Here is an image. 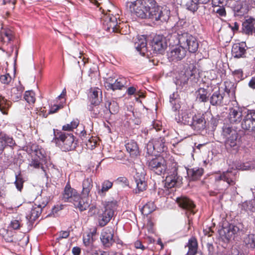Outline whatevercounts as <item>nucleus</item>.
I'll return each instance as SVG.
<instances>
[{"label": "nucleus", "mask_w": 255, "mask_h": 255, "mask_svg": "<svg viewBox=\"0 0 255 255\" xmlns=\"http://www.w3.org/2000/svg\"><path fill=\"white\" fill-rule=\"evenodd\" d=\"M129 8L133 15L142 19L164 22L169 18L170 12L163 10L155 0H136L130 3Z\"/></svg>", "instance_id": "nucleus-1"}, {"label": "nucleus", "mask_w": 255, "mask_h": 255, "mask_svg": "<svg viewBox=\"0 0 255 255\" xmlns=\"http://www.w3.org/2000/svg\"><path fill=\"white\" fill-rule=\"evenodd\" d=\"M170 34L168 40L174 41L176 39L178 43L182 45L189 52H196L199 46L198 41L197 38L191 34L189 33L178 25L175 26Z\"/></svg>", "instance_id": "nucleus-2"}, {"label": "nucleus", "mask_w": 255, "mask_h": 255, "mask_svg": "<svg viewBox=\"0 0 255 255\" xmlns=\"http://www.w3.org/2000/svg\"><path fill=\"white\" fill-rule=\"evenodd\" d=\"M223 135L226 138L225 145L229 151H237L241 145V136L237 131L230 127L229 125H225L223 127Z\"/></svg>", "instance_id": "nucleus-3"}, {"label": "nucleus", "mask_w": 255, "mask_h": 255, "mask_svg": "<svg viewBox=\"0 0 255 255\" xmlns=\"http://www.w3.org/2000/svg\"><path fill=\"white\" fill-rule=\"evenodd\" d=\"M237 173L236 170H228L222 174L216 175L215 180L219 190H224L229 186H234L237 180Z\"/></svg>", "instance_id": "nucleus-4"}, {"label": "nucleus", "mask_w": 255, "mask_h": 255, "mask_svg": "<svg viewBox=\"0 0 255 255\" xmlns=\"http://www.w3.org/2000/svg\"><path fill=\"white\" fill-rule=\"evenodd\" d=\"M167 149L165 139L164 137L154 138L148 141L144 148L146 157L156 156L157 153L163 152Z\"/></svg>", "instance_id": "nucleus-5"}, {"label": "nucleus", "mask_w": 255, "mask_h": 255, "mask_svg": "<svg viewBox=\"0 0 255 255\" xmlns=\"http://www.w3.org/2000/svg\"><path fill=\"white\" fill-rule=\"evenodd\" d=\"M147 162L148 168L157 175L164 174L167 170V163L162 156H155Z\"/></svg>", "instance_id": "nucleus-6"}, {"label": "nucleus", "mask_w": 255, "mask_h": 255, "mask_svg": "<svg viewBox=\"0 0 255 255\" xmlns=\"http://www.w3.org/2000/svg\"><path fill=\"white\" fill-rule=\"evenodd\" d=\"M241 126L245 131L252 132L255 130V110H244Z\"/></svg>", "instance_id": "nucleus-7"}, {"label": "nucleus", "mask_w": 255, "mask_h": 255, "mask_svg": "<svg viewBox=\"0 0 255 255\" xmlns=\"http://www.w3.org/2000/svg\"><path fill=\"white\" fill-rule=\"evenodd\" d=\"M242 229L243 226L241 224H231L227 227H223L220 231V235L229 241L231 239L234 240L236 237L240 236L242 232Z\"/></svg>", "instance_id": "nucleus-8"}, {"label": "nucleus", "mask_w": 255, "mask_h": 255, "mask_svg": "<svg viewBox=\"0 0 255 255\" xmlns=\"http://www.w3.org/2000/svg\"><path fill=\"white\" fill-rule=\"evenodd\" d=\"M171 171L168 172V175L165 180V187L171 188L181 182L182 177L177 174V164L173 162L171 165Z\"/></svg>", "instance_id": "nucleus-9"}, {"label": "nucleus", "mask_w": 255, "mask_h": 255, "mask_svg": "<svg viewBox=\"0 0 255 255\" xmlns=\"http://www.w3.org/2000/svg\"><path fill=\"white\" fill-rule=\"evenodd\" d=\"M235 102L237 106L229 108L227 119L231 124H241L244 110L243 111V108L238 106L236 101H235Z\"/></svg>", "instance_id": "nucleus-10"}, {"label": "nucleus", "mask_w": 255, "mask_h": 255, "mask_svg": "<svg viewBox=\"0 0 255 255\" xmlns=\"http://www.w3.org/2000/svg\"><path fill=\"white\" fill-rule=\"evenodd\" d=\"M103 28L107 31L114 32L119 31L117 17L112 14L107 13L101 18Z\"/></svg>", "instance_id": "nucleus-11"}, {"label": "nucleus", "mask_w": 255, "mask_h": 255, "mask_svg": "<svg viewBox=\"0 0 255 255\" xmlns=\"http://www.w3.org/2000/svg\"><path fill=\"white\" fill-rule=\"evenodd\" d=\"M186 50L182 45H175L171 48L168 52V59L170 61L177 62L182 60L186 54Z\"/></svg>", "instance_id": "nucleus-12"}, {"label": "nucleus", "mask_w": 255, "mask_h": 255, "mask_svg": "<svg viewBox=\"0 0 255 255\" xmlns=\"http://www.w3.org/2000/svg\"><path fill=\"white\" fill-rule=\"evenodd\" d=\"M206 114L198 113L193 116L190 127L196 131L203 130L206 128Z\"/></svg>", "instance_id": "nucleus-13"}, {"label": "nucleus", "mask_w": 255, "mask_h": 255, "mask_svg": "<svg viewBox=\"0 0 255 255\" xmlns=\"http://www.w3.org/2000/svg\"><path fill=\"white\" fill-rule=\"evenodd\" d=\"M153 53H162L167 46L165 38L160 35L155 36L150 43Z\"/></svg>", "instance_id": "nucleus-14"}, {"label": "nucleus", "mask_w": 255, "mask_h": 255, "mask_svg": "<svg viewBox=\"0 0 255 255\" xmlns=\"http://www.w3.org/2000/svg\"><path fill=\"white\" fill-rule=\"evenodd\" d=\"M114 230L111 227H106L102 230L100 240L105 247L109 248L114 243Z\"/></svg>", "instance_id": "nucleus-15"}, {"label": "nucleus", "mask_w": 255, "mask_h": 255, "mask_svg": "<svg viewBox=\"0 0 255 255\" xmlns=\"http://www.w3.org/2000/svg\"><path fill=\"white\" fill-rule=\"evenodd\" d=\"M15 145L16 143L12 136L0 131V151L2 152L7 146L13 148Z\"/></svg>", "instance_id": "nucleus-16"}, {"label": "nucleus", "mask_w": 255, "mask_h": 255, "mask_svg": "<svg viewBox=\"0 0 255 255\" xmlns=\"http://www.w3.org/2000/svg\"><path fill=\"white\" fill-rule=\"evenodd\" d=\"M242 31L248 35L255 33V18L251 16L246 17L242 23Z\"/></svg>", "instance_id": "nucleus-17"}, {"label": "nucleus", "mask_w": 255, "mask_h": 255, "mask_svg": "<svg viewBox=\"0 0 255 255\" xmlns=\"http://www.w3.org/2000/svg\"><path fill=\"white\" fill-rule=\"evenodd\" d=\"M247 46L245 42H241L233 44L232 48V55L235 58L246 57Z\"/></svg>", "instance_id": "nucleus-18"}, {"label": "nucleus", "mask_w": 255, "mask_h": 255, "mask_svg": "<svg viewBox=\"0 0 255 255\" xmlns=\"http://www.w3.org/2000/svg\"><path fill=\"white\" fill-rule=\"evenodd\" d=\"M177 201L179 206L186 210L190 214L194 215L195 213L194 211L195 205L189 198L186 197H181L177 198Z\"/></svg>", "instance_id": "nucleus-19"}, {"label": "nucleus", "mask_w": 255, "mask_h": 255, "mask_svg": "<svg viewBox=\"0 0 255 255\" xmlns=\"http://www.w3.org/2000/svg\"><path fill=\"white\" fill-rule=\"evenodd\" d=\"M224 92L220 91V88L214 91L210 97V103L212 106H223L226 104L224 103V97L225 96Z\"/></svg>", "instance_id": "nucleus-20"}, {"label": "nucleus", "mask_w": 255, "mask_h": 255, "mask_svg": "<svg viewBox=\"0 0 255 255\" xmlns=\"http://www.w3.org/2000/svg\"><path fill=\"white\" fill-rule=\"evenodd\" d=\"M89 110L90 115L92 118H107L106 114L104 112V105L103 104H91L89 106Z\"/></svg>", "instance_id": "nucleus-21"}, {"label": "nucleus", "mask_w": 255, "mask_h": 255, "mask_svg": "<svg viewBox=\"0 0 255 255\" xmlns=\"http://www.w3.org/2000/svg\"><path fill=\"white\" fill-rule=\"evenodd\" d=\"M144 172H136L134 176V179L136 184V193L145 190L147 187V184L145 181Z\"/></svg>", "instance_id": "nucleus-22"}, {"label": "nucleus", "mask_w": 255, "mask_h": 255, "mask_svg": "<svg viewBox=\"0 0 255 255\" xmlns=\"http://www.w3.org/2000/svg\"><path fill=\"white\" fill-rule=\"evenodd\" d=\"M79 195L76 190L71 187L70 182L68 181L65 186V202L72 203L74 200L79 198Z\"/></svg>", "instance_id": "nucleus-23"}, {"label": "nucleus", "mask_w": 255, "mask_h": 255, "mask_svg": "<svg viewBox=\"0 0 255 255\" xmlns=\"http://www.w3.org/2000/svg\"><path fill=\"white\" fill-rule=\"evenodd\" d=\"M31 150L34 151L36 158L39 159L42 163L46 164L49 159V156L46 153L45 150L37 145H33Z\"/></svg>", "instance_id": "nucleus-24"}, {"label": "nucleus", "mask_w": 255, "mask_h": 255, "mask_svg": "<svg viewBox=\"0 0 255 255\" xmlns=\"http://www.w3.org/2000/svg\"><path fill=\"white\" fill-rule=\"evenodd\" d=\"M193 116L192 114L188 111H182V112L179 114L178 118H176V120L178 123L188 125L190 127Z\"/></svg>", "instance_id": "nucleus-25"}, {"label": "nucleus", "mask_w": 255, "mask_h": 255, "mask_svg": "<svg viewBox=\"0 0 255 255\" xmlns=\"http://www.w3.org/2000/svg\"><path fill=\"white\" fill-rule=\"evenodd\" d=\"M77 145V140L72 133L65 132V151L74 149Z\"/></svg>", "instance_id": "nucleus-26"}, {"label": "nucleus", "mask_w": 255, "mask_h": 255, "mask_svg": "<svg viewBox=\"0 0 255 255\" xmlns=\"http://www.w3.org/2000/svg\"><path fill=\"white\" fill-rule=\"evenodd\" d=\"M119 106L117 102L114 101H107L104 104V112L106 114L107 118L111 114H117L119 111Z\"/></svg>", "instance_id": "nucleus-27"}, {"label": "nucleus", "mask_w": 255, "mask_h": 255, "mask_svg": "<svg viewBox=\"0 0 255 255\" xmlns=\"http://www.w3.org/2000/svg\"><path fill=\"white\" fill-rule=\"evenodd\" d=\"M135 48L142 55H145L147 51L146 39L144 36L141 35L135 43Z\"/></svg>", "instance_id": "nucleus-28"}, {"label": "nucleus", "mask_w": 255, "mask_h": 255, "mask_svg": "<svg viewBox=\"0 0 255 255\" xmlns=\"http://www.w3.org/2000/svg\"><path fill=\"white\" fill-rule=\"evenodd\" d=\"M24 90V87L20 83L18 85L12 88L10 91L11 99L14 102L18 101L21 98Z\"/></svg>", "instance_id": "nucleus-29"}, {"label": "nucleus", "mask_w": 255, "mask_h": 255, "mask_svg": "<svg viewBox=\"0 0 255 255\" xmlns=\"http://www.w3.org/2000/svg\"><path fill=\"white\" fill-rule=\"evenodd\" d=\"M42 211L41 209L35 205L32 207L29 213L26 215L27 220L32 224L40 215Z\"/></svg>", "instance_id": "nucleus-30"}, {"label": "nucleus", "mask_w": 255, "mask_h": 255, "mask_svg": "<svg viewBox=\"0 0 255 255\" xmlns=\"http://www.w3.org/2000/svg\"><path fill=\"white\" fill-rule=\"evenodd\" d=\"M102 99V91L98 88L91 89L90 100L91 104H100Z\"/></svg>", "instance_id": "nucleus-31"}, {"label": "nucleus", "mask_w": 255, "mask_h": 255, "mask_svg": "<svg viewBox=\"0 0 255 255\" xmlns=\"http://www.w3.org/2000/svg\"><path fill=\"white\" fill-rule=\"evenodd\" d=\"M188 251L186 255H204L201 251L198 250V244L195 239L189 240Z\"/></svg>", "instance_id": "nucleus-32"}, {"label": "nucleus", "mask_w": 255, "mask_h": 255, "mask_svg": "<svg viewBox=\"0 0 255 255\" xmlns=\"http://www.w3.org/2000/svg\"><path fill=\"white\" fill-rule=\"evenodd\" d=\"M187 172L188 177L191 180H197L203 175L204 169L201 167H196L191 169H188Z\"/></svg>", "instance_id": "nucleus-33"}, {"label": "nucleus", "mask_w": 255, "mask_h": 255, "mask_svg": "<svg viewBox=\"0 0 255 255\" xmlns=\"http://www.w3.org/2000/svg\"><path fill=\"white\" fill-rule=\"evenodd\" d=\"M207 88H200L196 92V100L200 102H206L209 98L207 95L209 93L210 90L208 88H209L207 86Z\"/></svg>", "instance_id": "nucleus-34"}, {"label": "nucleus", "mask_w": 255, "mask_h": 255, "mask_svg": "<svg viewBox=\"0 0 255 255\" xmlns=\"http://www.w3.org/2000/svg\"><path fill=\"white\" fill-rule=\"evenodd\" d=\"M126 148L130 156H136L139 153V149L137 143L133 140H128L126 143Z\"/></svg>", "instance_id": "nucleus-35"}, {"label": "nucleus", "mask_w": 255, "mask_h": 255, "mask_svg": "<svg viewBox=\"0 0 255 255\" xmlns=\"http://www.w3.org/2000/svg\"><path fill=\"white\" fill-rule=\"evenodd\" d=\"M53 131L54 138L52 142L54 143L57 146L62 149L64 144V133L57 129H54Z\"/></svg>", "instance_id": "nucleus-36"}, {"label": "nucleus", "mask_w": 255, "mask_h": 255, "mask_svg": "<svg viewBox=\"0 0 255 255\" xmlns=\"http://www.w3.org/2000/svg\"><path fill=\"white\" fill-rule=\"evenodd\" d=\"M113 217L110 213H108L105 211H103L102 213L99 214L98 216V223L100 227L105 226L111 220Z\"/></svg>", "instance_id": "nucleus-37"}, {"label": "nucleus", "mask_w": 255, "mask_h": 255, "mask_svg": "<svg viewBox=\"0 0 255 255\" xmlns=\"http://www.w3.org/2000/svg\"><path fill=\"white\" fill-rule=\"evenodd\" d=\"M82 195L88 196L93 187V180L91 177H88L84 179L82 183Z\"/></svg>", "instance_id": "nucleus-38"}, {"label": "nucleus", "mask_w": 255, "mask_h": 255, "mask_svg": "<svg viewBox=\"0 0 255 255\" xmlns=\"http://www.w3.org/2000/svg\"><path fill=\"white\" fill-rule=\"evenodd\" d=\"M11 102L6 100L0 94V111L3 115H7L11 107Z\"/></svg>", "instance_id": "nucleus-39"}, {"label": "nucleus", "mask_w": 255, "mask_h": 255, "mask_svg": "<svg viewBox=\"0 0 255 255\" xmlns=\"http://www.w3.org/2000/svg\"><path fill=\"white\" fill-rule=\"evenodd\" d=\"M170 103L173 111H176L180 109V98L177 93H173L170 96Z\"/></svg>", "instance_id": "nucleus-40"}, {"label": "nucleus", "mask_w": 255, "mask_h": 255, "mask_svg": "<svg viewBox=\"0 0 255 255\" xmlns=\"http://www.w3.org/2000/svg\"><path fill=\"white\" fill-rule=\"evenodd\" d=\"M113 185V183L110 180H104L102 183L101 188L100 189V187H98V194L101 196H104L106 195L107 192H108L111 188H112Z\"/></svg>", "instance_id": "nucleus-41"}, {"label": "nucleus", "mask_w": 255, "mask_h": 255, "mask_svg": "<svg viewBox=\"0 0 255 255\" xmlns=\"http://www.w3.org/2000/svg\"><path fill=\"white\" fill-rule=\"evenodd\" d=\"M193 75V71L190 67L185 68L184 70L182 71L179 75V80L180 82L185 84L187 82L189 79Z\"/></svg>", "instance_id": "nucleus-42"}, {"label": "nucleus", "mask_w": 255, "mask_h": 255, "mask_svg": "<svg viewBox=\"0 0 255 255\" xmlns=\"http://www.w3.org/2000/svg\"><path fill=\"white\" fill-rule=\"evenodd\" d=\"M71 203L73 204L74 207L78 208L80 211L86 210L89 207V203L84 201V199L80 197V195L77 199L74 200Z\"/></svg>", "instance_id": "nucleus-43"}, {"label": "nucleus", "mask_w": 255, "mask_h": 255, "mask_svg": "<svg viewBox=\"0 0 255 255\" xmlns=\"http://www.w3.org/2000/svg\"><path fill=\"white\" fill-rule=\"evenodd\" d=\"M114 83L111 90L114 91L117 90H122L127 85V79L123 77H119L115 79Z\"/></svg>", "instance_id": "nucleus-44"}, {"label": "nucleus", "mask_w": 255, "mask_h": 255, "mask_svg": "<svg viewBox=\"0 0 255 255\" xmlns=\"http://www.w3.org/2000/svg\"><path fill=\"white\" fill-rule=\"evenodd\" d=\"M242 210L245 211L255 212V202L254 200L246 201L239 205Z\"/></svg>", "instance_id": "nucleus-45"}, {"label": "nucleus", "mask_w": 255, "mask_h": 255, "mask_svg": "<svg viewBox=\"0 0 255 255\" xmlns=\"http://www.w3.org/2000/svg\"><path fill=\"white\" fill-rule=\"evenodd\" d=\"M104 211L111 213L113 216L117 208V202L116 200L106 201L104 204Z\"/></svg>", "instance_id": "nucleus-46"}, {"label": "nucleus", "mask_w": 255, "mask_h": 255, "mask_svg": "<svg viewBox=\"0 0 255 255\" xmlns=\"http://www.w3.org/2000/svg\"><path fill=\"white\" fill-rule=\"evenodd\" d=\"M63 238L64 231H61L59 236L55 239V243L54 245L55 249L54 252L57 255H64L62 252V246H60V241L62 240Z\"/></svg>", "instance_id": "nucleus-47"}, {"label": "nucleus", "mask_w": 255, "mask_h": 255, "mask_svg": "<svg viewBox=\"0 0 255 255\" xmlns=\"http://www.w3.org/2000/svg\"><path fill=\"white\" fill-rule=\"evenodd\" d=\"M93 241V238L90 234H88L86 236L83 237V243L86 248L85 250L87 253H90L92 251Z\"/></svg>", "instance_id": "nucleus-48"}, {"label": "nucleus", "mask_w": 255, "mask_h": 255, "mask_svg": "<svg viewBox=\"0 0 255 255\" xmlns=\"http://www.w3.org/2000/svg\"><path fill=\"white\" fill-rule=\"evenodd\" d=\"M155 206L152 201L147 202L141 209V213L144 215H148L154 211Z\"/></svg>", "instance_id": "nucleus-49"}, {"label": "nucleus", "mask_w": 255, "mask_h": 255, "mask_svg": "<svg viewBox=\"0 0 255 255\" xmlns=\"http://www.w3.org/2000/svg\"><path fill=\"white\" fill-rule=\"evenodd\" d=\"M199 5V3L196 0H189L185 3L186 8L192 12L198 10Z\"/></svg>", "instance_id": "nucleus-50"}, {"label": "nucleus", "mask_w": 255, "mask_h": 255, "mask_svg": "<svg viewBox=\"0 0 255 255\" xmlns=\"http://www.w3.org/2000/svg\"><path fill=\"white\" fill-rule=\"evenodd\" d=\"M25 100L29 104H33L35 102V97L34 92L32 91H27L24 95Z\"/></svg>", "instance_id": "nucleus-51"}, {"label": "nucleus", "mask_w": 255, "mask_h": 255, "mask_svg": "<svg viewBox=\"0 0 255 255\" xmlns=\"http://www.w3.org/2000/svg\"><path fill=\"white\" fill-rule=\"evenodd\" d=\"M24 180H23V177L20 173L15 175V180L14 181V184L16 186V189L21 191L23 188V183Z\"/></svg>", "instance_id": "nucleus-52"}, {"label": "nucleus", "mask_w": 255, "mask_h": 255, "mask_svg": "<svg viewBox=\"0 0 255 255\" xmlns=\"http://www.w3.org/2000/svg\"><path fill=\"white\" fill-rule=\"evenodd\" d=\"M213 7H217L216 10V13L220 16H225L226 15V11L225 7L222 5H218L217 4L216 0H213L212 1Z\"/></svg>", "instance_id": "nucleus-53"}, {"label": "nucleus", "mask_w": 255, "mask_h": 255, "mask_svg": "<svg viewBox=\"0 0 255 255\" xmlns=\"http://www.w3.org/2000/svg\"><path fill=\"white\" fill-rule=\"evenodd\" d=\"M249 248L255 250V235H250L245 241Z\"/></svg>", "instance_id": "nucleus-54"}, {"label": "nucleus", "mask_w": 255, "mask_h": 255, "mask_svg": "<svg viewBox=\"0 0 255 255\" xmlns=\"http://www.w3.org/2000/svg\"><path fill=\"white\" fill-rule=\"evenodd\" d=\"M1 37L3 40H6L7 42H9L12 40L13 34L12 32L9 29H4L1 32Z\"/></svg>", "instance_id": "nucleus-55"}, {"label": "nucleus", "mask_w": 255, "mask_h": 255, "mask_svg": "<svg viewBox=\"0 0 255 255\" xmlns=\"http://www.w3.org/2000/svg\"><path fill=\"white\" fill-rule=\"evenodd\" d=\"M79 124V121L77 120H73L70 124L65 125V131H71L76 128Z\"/></svg>", "instance_id": "nucleus-56"}, {"label": "nucleus", "mask_w": 255, "mask_h": 255, "mask_svg": "<svg viewBox=\"0 0 255 255\" xmlns=\"http://www.w3.org/2000/svg\"><path fill=\"white\" fill-rule=\"evenodd\" d=\"M255 168V165L251 162H246L238 165L237 168L239 170H250Z\"/></svg>", "instance_id": "nucleus-57"}, {"label": "nucleus", "mask_w": 255, "mask_h": 255, "mask_svg": "<svg viewBox=\"0 0 255 255\" xmlns=\"http://www.w3.org/2000/svg\"><path fill=\"white\" fill-rule=\"evenodd\" d=\"M116 79L115 77H109L105 79L104 83L105 86L108 90H111Z\"/></svg>", "instance_id": "nucleus-58"}, {"label": "nucleus", "mask_w": 255, "mask_h": 255, "mask_svg": "<svg viewBox=\"0 0 255 255\" xmlns=\"http://www.w3.org/2000/svg\"><path fill=\"white\" fill-rule=\"evenodd\" d=\"M11 77L9 74H6L0 76V81L1 83L8 85L11 81Z\"/></svg>", "instance_id": "nucleus-59"}, {"label": "nucleus", "mask_w": 255, "mask_h": 255, "mask_svg": "<svg viewBox=\"0 0 255 255\" xmlns=\"http://www.w3.org/2000/svg\"><path fill=\"white\" fill-rule=\"evenodd\" d=\"M44 164L42 163L40 160L36 157L32 158L31 161L29 164V165L35 168H39L40 167V165Z\"/></svg>", "instance_id": "nucleus-60"}, {"label": "nucleus", "mask_w": 255, "mask_h": 255, "mask_svg": "<svg viewBox=\"0 0 255 255\" xmlns=\"http://www.w3.org/2000/svg\"><path fill=\"white\" fill-rule=\"evenodd\" d=\"M37 203H35V205L37 207H39L42 210V209L44 208L48 204V200L47 198H44L41 199V201H37Z\"/></svg>", "instance_id": "nucleus-61"}, {"label": "nucleus", "mask_w": 255, "mask_h": 255, "mask_svg": "<svg viewBox=\"0 0 255 255\" xmlns=\"http://www.w3.org/2000/svg\"><path fill=\"white\" fill-rule=\"evenodd\" d=\"M63 108L62 104H54L50 107L49 114H53L57 112L60 109Z\"/></svg>", "instance_id": "nucleus-62"}, {"label": "nucleus", "mask_w": 255, "mask_h": 255, "mask_svg": "<svg viewBox=\"0 0 255 255\" xmlns=\"http://www.w3.org/2000/svg\"><path fill=\"white\" fill-rule=\"evenodd\" d=\"M10 226L14 230H17L20 227L21 223L18 220H12L10 222Z\"/></svg>", "instance_id": "nucleus-63"}, {"label": "nucleus", "mask_w": 255, "mask_h": 255, "mask_svg": "<svg viewBox=\"0 0 255 255\" xmlns=\"http://www.w3.org/2000/svg\"><path fill=\"white\" fill-rule=\"evenodd\" d=\"M151 126H152V128L156 130V131H159L162 128L161 123L160 121H153Z\"/></svg>", "instance_id": "nucleus-64"}]
</instances>
